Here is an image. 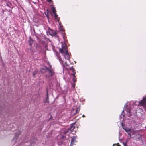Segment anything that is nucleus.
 <instances>
[{"mask_svg":"<svg viewBox=\"0 0 146 146\" xmlns=\"http://www.w3.org/2000/svg\"><path fill=\"white\" fill-rule=\"evenodd\" d=\"M122 127L123 129L125 131L127 132H129L131 131V129L127 128V127L125 126H124L123 125H122Z\"/></svg>","mask_w":146,"mask_h":146,"instance_id":"nucleus-9","label":"nucleus"},{"mask_svg":"<svg viewBox=\"0 0 146 146\" xmlns=\"http://www.w3.org/2000/svg\"><path fill=\"white\" fill-rule=\"evenodd\" d=\"M72 100H73V102H74L75 103L76 102V101H75V99L74 98H73Z\"/></svg>","mask_w":146,"mask_h":146,"instance_id":"nucleus-27","label":"nucleus"},{"mask_svg":"<svg viewBox=\"0 0 146 146\" xmlns=\"http://www.w3.org/2000/svg\"><path fill=\"white\" fill-rule=\"evenodd\" d=\"M82 117H84L85 116L84 115H83L82 116Z\"/></svg>","mask_w":146,"mask_h":146,"instance_id":"nucleus-30","label":"nucleus"},{"mask_svg":"<svg viewBox=\"0 0 146 146\" xmlns=\"http://www.w3.org/2000/svg\"><path fill=\"white\" fill-rule=\"evenodd\" d=\"M66 62H65V64H66V65L67 66L68 65H67V64H66Z\"/></svg>","mask_w":146,"mask_h":146,"instance_id":"nucleus-33","label":"nucleus"},{"mask_svg":"<svg viewBox=\"0 0 146 146\" xmlns=\"http://www.w3.org/2000/svg\"><path fill=\"white\" fill-rule=\"evenodd\" d=\"M30 145L31 146H33L34 145V144L33 143L30 142Z\"/></svg>","mask_w":146,"mask_h":146,"instance_id":"nucleus-24","label":"nucleus"},{"mask_svg":"<svg viewBox=\"0 0 146 146\" xmlns=\"http://www.w3.org/2000/svg\"><path fill=\"white\" fill-rule=\"evenodd\" d=\"M54 15V17L55 19H57L58 17V15L56 13H53Z\"/></svg>","mask_w":146,"mask_h":146,"instance_id":"nucleus-21","label":"nucleus"},{"mask_svg":"<svg viewBox=\"0 0 146 146\" xmlns=\"http://www.w3.org/2000/svg\"><path fill=\"white\" fill-rule=\"evenodd\" d=\"M72 75L73 78V80L74 82H75L76 81V76H75V73L74 74H71Z\"/></svg>","mask_w":146,"mask_h":146,"instance_id":"nucleus-12","label":"nucleus"},{"mask_svg":"<svg viewBox=\"0 0 146 146\" xmlns=\"http://www.w3.org/2000/svg\"><path fill=\"white\" fill-rule=\"evenodd\" d=\"M124 111V110H123L122 111V113Z\"/></svg>","mask_w":146,"mask_h":146,"instance_id":"nucleus-37","label":"nucleus"},{"mask_svg":"<svg viewBox=\"0 0 146 146\" xmlns=\"http://www.w3.org/2000/svg\"><path fill=\"white\" fill-rule=\"evenodd\" d=\"M50 68H51V65H50Z\"/></svg>","mask_w":146,"mask_h":146,"instance_id":"nucleus-36","label":"nucleus"},{"mask_svg":"<svg viewBox=\"0 0 146 146\" xmlns=\"http://www.w3.org/2000/svg\"><path fill=\"white\" fill-rule=\"evenodd\" d=\"M60 52L62 54H64L65 53H67L68 51L67 46L65 44L64 46L62 45L61 48L59 49Z\"/></svg>","mask_w":146,"mask_h":146,"instance_id":"nucleus-2","label":"nucleus"},{"mask_svg":"<svg viewBox=\"0 0 146 146\" xmlns=\"http://www.w3.org/2000/svg\"><path fill=\"white\" fill-rule=\"evenodd\" d=\"M113 146H121L119 143L115 144L113 145Z\"/></svg>","mask_w":146,"mask_h":146,"instance_id":"nucleus-22","label":"nucleus"},{"mask_svg":"<svg viewBox=\"0 0 146 146\" xmlns=\"http://www.w3.org/2000/svg\"><path fill=\"white\" fill-rule=\"evenodd\" d=\"M46 11H47V13H48V9H47V10Z\"/></svg>","mask_w":146,"mask_h":146,"instance_id":"nucleus-31","label":"nucleus"},{"mask_svg":"<svg viewBox=\"0 0 146 146\" xmlns=\"http://www.w3.org/2000/svg\"><path fill=\"white\" fill-rule=\"evenodd\" d=\"M47 1L49 2H52V0H46Z\"/></svg>","mask_w":146,"mask_h":146,"instance_id":"nucleus-26","label":"nucleus"},{"mask_svg":"<svg viewBox=\"0 0 146 146\" xmlns=\"http://www.w3.org/2000/svg\"><path fill=\"white\" fill-rule=\"evenodd\" d=\"M34 142H36V140L35 139V140H34Z\"/></svg>","mask_w":146,"mask_h":146,"instance_id":"nucleus-32","label":"nucleus"},{"mask_svg":"<svg viewBox=\"0 0 146 146\" xmlns=\"http://www.w3.org/2000/svg\"><path fill=\"white\" fill-rule=\"evenodd\" d=\"M61 138L62 139H65L66 138V136L62 135V134L61 135Z\"/></svg>","mask_w":146,"mask_h":146,"instance_id":"nucleus-20","label":"nucleus"},{"mask_svg":"<svg viewBox=\"0 0 146 146\" xmlns=\"http://www.w3.org/2000/svg\"><path fill=\"white\" fill-rule=\"evenodd\" d=\"M46 90L47 97H46V99L44 101V102L45 103H48L49 102V100H48L49 97H48V90L47 88L46 89Z\"/></svg>","mask_w":146,"mask_h":146,"instance_id":"nucleus-6","label":"nucleus"},{"mask_svg":"<svg viewBox=\"0 0 146 146\" xmlns=\"http://www.w3.org/2000/svg\"><path fill=\"white\" fill-rule=\"evenodd\" d=\"M49 33L50 34L51 36L57 37V33L56 31H54L52 30H50Z\"/></svg>","mask_w":146,"mask_h":146,"instance_id":"nucleus-5","label":"nucleus"},{"mask_svg":"<svg viewBox=\"0 0 146 146\" xmlns=\"http://www.w3.org/2000/svg\"><path fill=\"white\" fill-rule=\"evenodd\" d=\"M62 134H66V132H65V131L64 130V131H63L62 132Z\"/></svg>","mask_w":146,"mask_h":146,"instance_id":"nucleus-25","label":"nucleus"},{"mask_svg":"<svg viewBox=\"0 0 146 146\" xmlns=\"http://www.w3.org/2000/svg\"><path fill=\"white\" fill-rule=\"evenodd\" d=\"M123 109L124 110H131L130 102H127L125 104Z\"/></svg>","mask_w":146,"mask_h":146,"instance_id":"nucleus-4","label":"nucleus"},{"mask_svg":"<svg viewBox=\"0 0 146 146\" xmlns=\"http://www.w3.org/2000/svg\"><path fill=\"white\" fill-rule=\"evenodd\" d=\"M58 58H59V59L60 60V62L61 63H62L63 64V61L62 60H61V57L60 56H58Z\"/></svg>","mask_w":146,"mask_h":146,"instance_id":"nucleus-19","label":"nucleus"},{"mask_svg":"<svg viewBox=\"0 0 146 146\" xmlns=\"http://www.w3.org/2000/svg\"><path fill=\"white\" fill-rule=\"evenodd\" d=\"M52 11L53 13H55L56 12V11L55 7H53L52 8Z\"/></svg>","mask_w":146,"mask_h":146,"instance_id":"nucleus-16","label":"nucleus"},{"mask_svg":"<svg viewBox=\"0 0 146 146\" xmlns=\"http://www.w3.org/2000/svg\"><path fill=\"white\" fill-rule=\"evenodd\" d=\"M74 109H75L74 108H73L72 110H74Z\"/></svg>","mask_w":146,"mask_h":146,"instance_id":"nucleus-35","label":"nucleus"},{"mask_svg":"<svg viewBox=\"0 0 146 146\" xmlns=\"http://www.w3.org/2000/svg\"><path fill=\"white\" fill-rule=\"evenodd\" d=\"M29 44L31 46H32V44H33V42H34L33 40L31 38V37H30L29 38Z\"/></svg>","mask_w":146,"mask_h":146,"instance_id":"nucleus-11","label":"nucleus"},{"mask_svg":"<svg viewBox=\"0 0 146 146\" xmlns=\"http://www.w3.org/2000/svg\"><path fill=\"white\" fill-rule=\"evenodd\" d=\"M123 144L124 146H127L126 143L123 142Z\"/></svg>","mask_w":146,"mask_h":146,"instance_id":"nucleus-23","label":"nucleus"},{"mask_svg":"<svg viewBox=\"0 0 146 146\" xmlns=\"http://www.w3.org/2000/svg\"><path fill=\"white\" fill-rule=\"evenodd\" d=\"M69 70L71 71L72 72V74H74L75 73V74H76V72H75V70L74 69L73 67H71L69 68Z\"/></svg>","mask_w":146,"mask_h":146,"instance_id":"nucleus-13","label":"nucleus"},{"mask_svg":"<svg viewBox=\"0 0 146 146\" xmlns=\"http://www.w3.org/2000/svg\"><path fill=\"white\" fill-rule=\"evenodd\" d=\"M75 123H74L72 124L71 125L70 127L69 128V129L70 130V133H71L72 131L75 128Z\"/></svg>","mask_w":146,"mask_h":146,"instance_id":"nucleus-7","label":"nucleus"},{"mask_svg":"<svg viewBox=\"0 0 146 146\" xmlns=\"http://www.w3.org/2000/svg\"><path fill=\"white\" fill-rule=\"evenodd\" d=\"M45 69L46 71L48 72V74L50 76L52 77L54 75V72L50 68L47 67H45Z\"/></svg>","mask_w":146,"mask_h":146,"instance_id":"nucleus-3","label":"nucleus"},{"mask_svg":"<svg viewBox=\"0 0 146 146\" xmlns=\"http://www.w3.org/2000/svg\"><path fill=\"white\" fill-rule=\"evenodd\" d=\"M78 108H78H79V107H78V108Z\"/></svg>","mask_w":146,"mask_h":146,"instance_id":"nucleus-38","label":"nucleus"},{"mask_svg":"<svg viewBox=\"0 0 146 146\" xmlns=\"http://www.w3.org/2000/svg\"><path fill=\"white\" fill-rule=\"evenodd\" d=\"M75 110V113H74L73 114V115H74L77 112H78L79 110H72V111H71V112L72 113Z\"/></svg>","mask_w":146,"mask_h":146,"instance_id":"nucleus-17","label":"nucleus"},{"mask_svg":"<svg viewBox=\"0 0 146 146\" xmlns=\"http://www.w3.org/2000/svg\"><path fill=\"white\" fill-rule=\"evenodd\" d=\"M21 132L20 131H18L15 134V136L18 137L21 134Z\"/></svg>","mask_w":146,"mask_h":146,"instance_id":"nucleus-14","label":"nucleus"},{"mask_svg":"<svg viewBox=\"0 0 146 146\" xmlns=\"http://www.w3.org/2000/svg\"><path fill=\"white\" fill-rule=\"evenodd\" d=\"M125 110L127 111V112H128L129 113H130V110Z\"/></svg>","mask_w":146,"mask_h":146,"instance_id":"nucleus-29","label":"nucleus"},{"mask_svg":"<svg viewBox=\"0 0 146 146\" xmlns=\"http://www.w3.org/2000/svg\"><path fill=\"white\" fill-rule=\"evenodd\" d=\"M76 137L74 136L71 140L70 145L71 146H72L74 144V143L76 141Z\"/></svg>","mask_w":146,"mask_h":146,"instance_id":"nucleus-10","label":"nucleus"},{"mask_svg":"<svg viewBox=\"0 0 146 146\" xmlns=\"http://www.w3.org/2000/svg\"><path fill=\"white\" fill-rule=\"evenodd\" d=\"M128 135H129L130 137H131V134L129 132L128 133Z\"/></svg>","mask_w":146,"mask_h":146,"instance_id":"nucleus-28","label":"nucleus"},{"mask_svg":"<svg viewBox=\"0 0 146 146\" xmlns=\"http://www.w3.org/2000/svg\"><path fill=\"white\" fill-rule=\"evenodd\" d=\"M52 117L51 118H50V119H52Z\"/></svg>","mask_w":146,"mask_h":146,"instance_id":"nucleus-34","label":"nucleus"},{"mask_svg":"<svg viewBox=\"0 0 146 146\" xmlns=\"http://www.w3.org/2000/svg\"><path fill=\"white\" fill-rule=\"evenodd\" d=\"M37 72H38L37 70H35V71H34L33 73V76H35L37 74Z\"/></svg>","mask_w":146,"mask_h":146,"instance_id":"nucleus-18","label":"nucleus"},{"mask_svg":"<svg viewBox=\"0 0 146 146\" xmlns=\"http://www.w3.org/2000/svg\"><path fill=\"white\" fill-rule=\"evenodd\" d=\"M138 106H143L144 108H146V96L143 98L142 100L139 102Z\"/></svg>","mask_w":146,"mask_h":146,"instance_id":"nucleus-1","label":"nucleus"},{"mask_svg":"<svg viewBox=\"0 0 146 146\" xmlns=\"http://www.w3.org/2000/svg\"><path fill=\"white\" fill-rule=\"evenodd\" d=\"M64 58L66 60H69L70 58V56L69 55V53L68 52L67 53H64Z\"/></svg>","mask_w":146,"mask_h":146,"instance_id":"nucleus-8","label":"nucleus"},{"mask_svg":"<svg viewBox=\"0 0 146 146\" xmlns=\"http://www.w3.org/2000/svg\"><path fill=\"white\" fill-rule=\"evenodd\" d=\"M64 130L66 132V134L68 133H70V129H69V128L68 129H65Z\"/></svg>","mask_w":146,"mask_h":146,"instance_id":"nucleus-15","label":"nucleus"}]
</instances>
